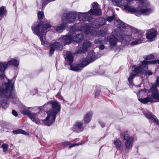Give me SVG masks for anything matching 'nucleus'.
Wrapping results in <instances>:
<instances>
[{
	"label": "nucleus",
	"mask_w": 159,
	"mask_h": 159,
	"mask_svg": "<svg viewBox=\"0 0 159 159\" xmlns=\"http://www.w3.org/2000/svg\"><path fill=\"white\" fill-rule=\"evenodd\" d=\"M154 56L152 54L148 55L144 57V59L146 60H150L153 58Z\"/></svg>",
	"instance_id": "58836bf2"
},
{
	"label": "nucleus",
	"mask_w": 159,
	"mask_h": 159,
	"mask_svg": "<svg viewBox=\"0 0 159 159\" xmlns=\"http://www.w3.org/2000/svg\"><path fill=\"white\" fill-rule=\"evenodd\" d=\"M51 25L49 24L43 25L41 23L33 25L31 27L33 33L40 37L42 44L45 45L47 42L45 38L47 32L50 29Z\"/></svg>",
	"instance_id": "39448f33"
},
{
	"label": "nucleus",
	"mask_w": 159,
	"mask_h": 159,
	"mask_svg": "<svg viewBox=\"0 0 159 159\" xmlns=\"http://www.w3.org/2000/svg\"><path fill=\"white\" fill-rule=\"evenodd\" d=\"M9 66L7 61H0V81L2 82L0 87V105L4 108H7L9 105L7 99L11 96V90L13 89L11 81L4 75L5 71Z\"/></svg>",
	"instance_id": "f03ea898"
},
{
	"label": "nucleus",
	"mask_w": 159,
	"mask_h": 159,
	"mask_svg": "<svg viewBox=\"0 0 159 159\" xmlns=\"http://www.w3.org/2000/svg\"><path fill=\"white\" fill-rule=\"evenodd\" d=\"M130 76L128 78V80L130 83H131L132 82V79L135 75L134 74L131 75L130 73Z\"/></svg>",
	"instance_id": "ea45409f"
},
{
	"label": "nucleus",
	"mask_w": 159,
	"mask_h": 159,
	"mask_svg": "<svg viewBox=\"0 0 159 159\" xmlns=\"http://www.w3.org/2000/svg\"><path fill=\"white\" fill-rule=\"evenodd\" d=\"M81 144L80 143H76L75 144H72L70 145V146L69 147V148H70L72 147H74L75 146H79Z\"/></svg>",
	"instance_id": "37998d69"
},
{
	"label": "nucleus",
	"mask_w": 159,
	"mask_h": 159,
	"mask_svg": "<svg viewBox=\"0 0 159 159\" xmlns=\"http://www.w3.org/2000/svg\"><path fill=\"white\" fill-rule=\"evenodd\" d=\"M146 38L149 42L152 41L157 34V32L155 29L152 28L147 31L146 33Z\"/></svg>",
	"instance_id": "ddd939ff"
},
{
	"label": "nucleus",
	"mask_w": 159,
	"mask_h": 159,
	"mask_svg": "<svg viewBox=\"0 0 159 159\" xmlns=\"http://www.w3.org/2000/svg\"><path fill=\"white\" fill-rule=\"evenodd\" d=\"M7 11L4 6H2L0 7V16L1 17L0 18V20L3 18L5 15L7 14Z\"/></svg>",
	"instance_id": "7c9ffc66"
},
{
	"label": "nucleus",
	"mask_w": 159,
	"mask_h": 159,
	"mask_svg": "<svg viewBox=\"0 0 159 159\" xmlns=\"http://www.w3.org/2000/svg\"><path fill=\"white\" fill-rule=\"evenodd\" d=\"M91 45L92 43L90 41L88 40H85L83 43L81 47L80 46L77 47L75 54H78L82 52L84 53Z\"/></svg>",
	"instance_id": "1a4fd4ad"
},
{
	"label": "nucleus",
	"mask_w": 159,
	"mask_h": 159,
	"mask_svg": "<svg viewBox=\"0 0 159 159\" xmlns=\"http://www.w3.org/2000/svg\"><path fill=\"white\" fill-rule=\"evenodd\" d=\"M44 114H43V116H44Z\"/></svg>",
	"instance_id": "864d4df0"
},
{
	"label": "nucleus",
	"mask_w": 159,
	"mask_h": 159,
	"mask_svg": "<svg viewBox=\"0 0 159 159\" xmlns=\"http://www.w3.org/2000/svg\"><path fill=\"white\" fill-rule=\"evenodd\" d=\"M114 4L118 6H123L124 8V5L126 4V0H112Z\"/></svg>",
	"instance_id": "393cba45"
},
{
	"label": "nucleus",
	"mask_w": 159,
	"mask_h": 159,
	"mask_svg": "<svg viewBox=\"0 0 159 159\" xmlns=\"http://www.w3.org/2000/svg\"><path fill=\"white\" fill-rule=\"evenodd\" d=\"M78 12L75 11H70L67 12L66 15V20L68 23H72L76 20Z\"/></svg>",
	"instance_id": "dca6fc26"
},
{
	"label": "nucleus",
	"mask_w": 159,
	"mask_h": 159,
	"mask_svg": "<svg viewBox=\"0 0 159 159\" xmlns=\"http://www.w3.org/2000/svg\"><path fill=\"white\" fill-rule=\"evenodd\" d=\"M118 39L113 35L109 36L107 40H104L101 39H98L94 41V43L96 47H98L100 49L103 50L104 48V45L107 44L108 41L109 42L111 48H114L116 45L118 41Z\"/></svg>",
	"instance_id": "423d86ee"
},
{
	"label": "nucleus",
	"mask_w": 159,
	"mask_h": 159,
	"mask_svg": "<svg viewBox=\"0 0 159 159\" xmlns=\"http://www.w3.org/2000/svg\"><path fill=\"white\" fill-rule=\"evenodd\" d=\"M83 123L80 121H77L73 125L72 127L73 131L76 133H79L82 132L84 128Z\"/></svg>",
	"instance_id": "2eb2a0df"
},
{
	"label": "nucleus",
	"mask_w": 159,
	"mask_h": 159,
	"mask_svg": "<svg viewBox=\"0 0 159 159\" xmlns=\"http://www.w3.org/2000/svg\"><path fill=\"white\" fill-rule=\"evenodd\" d=\"M90 26L91 27H93V26L92 25H91V24H90Z\"/></svg>",
	"instance_id": "3c124183"
},
{
	"label": "nucleus",
	"mask_w": 159,
	"mask_h": 159,
	"mask_svg": "<svg viewBox=\"0 0 159 159\" xmlns=\"http://www.w3.org/2000/svg\"><path fill=\"white\" fill-rule=\"evenodd\" d=\"M38 18L39 20L43 19L44 16V13L43 11H39L38 12Z\"/></svg>",
	"instance_id": "4c0bfd02"
},
{
	"label": "nucleus",
	"mask_w": 159,
	"mask_h": 159,
	"mask_svg": "<svg viewBox=\"0 0 159 159\" xmlns=\"http://www.w3.org/2000/svg\"><path fill=\"white\" fill-rule=\"evenodd\" d=\"M144 115L147 118L150 119L152 122L159 125V121L156 117L151 113L148 112L144 113Z\"/></svg>",
	"instance_id": "6ab92c4d"
},
{
	"label": "nucleus",
	"mask_w": 159,
	"mask_h": 159,
	"mask_svg": "<svg viewBox=\"0 0 159 159\" xmlns=\"http://www.w3.org/2000/svg\"><path fill=\"white\" fill-rule=\"evenodd\" d=\"M65 60L66 61L69 62L70 66L69 69L75 71H80L82 68L80 64H73L71 63L73 61V56L72 54L70 52H66L65 55L64 56Z\"/></svg>",
	"instance_id": "6e6552de"
},
{
	"label": "nucleus",
	"mask_w": 159,
	"mask_h": 159,
	"mask_svg": "<svg viewBox=\"0 0 159 159\" xmlns=\"http://www.w3.org/2000/svg\"><path fill=\"white\" fill-rule=\"evenodd\" d=\"M52 109L47 112V116L43 120L45 125L49 126L55 122L57 113L61 110L60 104L56 100L51 101Z\"/></svg>",
	"instance_id": "20e7f679"
},
{
	"label": "nucleus",
	"mask_w": 159,
	"mask_h": 159,
	"mask_svg": "<svg viewBox=\"0 0 159 159\" xmlns=\"http://www.w3.org/2000/svg\"><path fill=\"white\" fill-rule=\"evenodd\" d=\"M86 58L91 62L96 59L95 53L93 51H90L88 52Z\"/></svg>",
	"instance_id": "b1692460"
},
{
	"label": "nucleus",
	"mask_w": 159,
	"mask_h": 159,
	"mask_svg": "<svg viewBox=\"0 0 159 159\" xmlns=\"http://www.w3.org/2000/svg\"><path fill=\"white\" fill-rule=\"evenodd\" d=\"M140 7H141L140 6ZM153 11L152 8H148L143 9L141 7L135 9L134 11H132V12L134 13V14L137 16H140L142 14L143 15H148L152 13Z\"/></svg>",
	"instance_id": "9d476101"
},
{
	"label": "nucleus",
	"mask_w": 159,
	"mask_h": 159,
	"mask_svg": "<svg viewBox=\"0 0 159 159\" xmlns=\"http://www.w3.org/2000/svg\"><path fill=\"white\" fill-rule=\"evenodd\" d=\"M99 92L98 91H97L95 92V97H96L99 95Z\"/></svg>",
	"instance_id": "49530a36"
},
{
	"label": "nucleus",
	"mask_w": 159,
	"mask_h": 159,
	"mask_svg": "<svg viewBox=\"0 0 159 159\" xmlns=\"http://www.w3.org/2000/svg\"><path fill=\"white\" fill-rule=\"evenodd\" d=\"M73 30V31H72V32L74 34H73V36L72 38L73 41L76 42H81L84 38V35L82 34H76L75 31H76L77 30H77L75 29V28H74ZM80 31L84 32V31L81 30H80Z\"/></svg>",
	"instance_id": "a211bd4d"
},
{
	"label": "nucleus",
	"mask_w": 159,
	"mask_h": 159,
	"mask_svg": "<svg viewBox=\"0 0 159 159\" xmlns=\"http://www.w3.org/2000/svg\"><path fill=\"white\" fill-rule=\"evenodd\" d=\"M13 133L14 134H24L25 135H26V134L27 133L25 131L21 129H19L18 130H14L13 131Z\"/></svg>",
	"instance_id": "f704fd0d"
},
{
	"label": "nucleus",
	"mask_w": 159,
	"mask_h": 159,
	"mask_svg": "<svg viewBox=\"0 0 159 159\" xmlns=\"http://www.w3.org/2000/svg\"><path fill=\"white\" fill-rule=\"evenodd\" d=\"M157 63L159 64V59L155 60L152 61H148L146 60H144L142 63L143 65H146L148 64H154Z\"/></svg>",
	"instance_id": "473e14b6"
},
{
	"label": "nucleus",
	"mask_w": 159,
	"mask_h": 159,
	"mask_svg": "<svg viewBox=\"0 0 159 159\" xmlns=\"http://www.w3.org/2000/svg\"><path fill=\"white\" fill-rule=\"evenodd\" d=\"M99 124H100L101 126L103 128L105 126V124L104 123V122L102 120H99Z\"/></svg>",
	"instance_id": "79ce46f5"
},
{
	"label": "nucleus",
	"mask_w": 159,
	"mask_h": 159,
	"mask_svg": "<svg viewBox=\"0 0 159 159\" xmlns=\"http://www.w3.org/2000/svg\"><path fill=\"white\" fill-rule=\"evenodd\" d=\"M93 15L89 12V11L86 12H78V19L82 20L77 24H75L73 26L77 30L83 31L85 34H89L91 32L89 30V20Z\"/></svg>",
	"instance_id": "7ed1b4c3"
},
{
	"label": "nucleus",
	"mask_w": 159,
	"mask_h": 159,
	"mask_svg": "<svg viewBox=\"0 0 159 159\" xmlns=\"http://www.w3.org/2000/svg\"><path fill=\"white\" fill-rule=\"evenodd\" d=\"M31 108V107H28V108H27V107H24L21 109L20 111L23 114L25 115H28V116L30 113H31L29 111V109Z\"/></svg>",
	"instance_id": "cd10ccee"
},
{
	"label": "nucleus",
	"mask_w": 159,
	"mask_h": 159,
	"mask_svg": "<svg viewBox=\"0 0 159 159\" xmlns=\"http://www.w3.org/2000/svg\"><path fill=\"white\" fill-rule=\"evenodd\" d=\"M1 148H3V152H5L7 151L8 148V145L6 143L3 144L2 145V146L0 147Z\"/></svg>",
	"instance_id": "e433bc0d"
},
{
	"label": "nucleus",
	"mask_w": 159,
	"mask_h": 159,
	"mask_svg": "<svg viewBox=\"0 0 159 159\" xmlns=\"http://www.w3.org/2000/svg\"><path fill=\"white\" fill-rule=\"evenodd\" d=\"M114 143L117 149L121 150L123 149L122 142L119 140L116 139L114 141Z\"/></svg>",
	"instance_id": "c756f323"
},
{
	"label": "nucleus",
	"mask_w": 159,
	"mask_h": 159,
	"mask_svg": "<svg viewBox=\"0 0 159 159\" xmlns=\"http://www.w3.org/2000/svg\"><path fill=\"white\" fill-rule=\"evenodd\" d=\"M42 112L40 110L39 112L36 113L31 112L29 115V117L32 121L38 125H40L41 124L39 118L42 116L40 115V114Z\"/></svg>",
	"instance_id": "4468645a"
},
{
	"label": "nucleus",
	"mask_w": 159,
	"mask_h": 159,
	"mask_svg": "<svg viewBox=\"0 0 159 159\" xmlns=\"http://www.w3.org/2000/svg\"><path fill=\"white\" fill-rule=\"evenodd\" d=\"M96 22H98V25L96 27H99L105 25L106 23V20L103 18H99L96 20Z\"/></svg>",
	"instance_id": "c85d7f7f"
},
{
	"label": "nucleus",
	"mask_w": 159,
	"mask_h": 159,
	"mask_svg": "<svg viewBox=\"0 0 159 159\" xmlns=\"http://www.w3.org/2000/svg\"><path fill=\"white\" fill-rule=\"evenodd\" d=\"M67 25L66 23H64L60 25L57 26L56 28L57 31L59 33H61L64 30Z\"/></svg>",
	"instance_id": "a878e982"
},
{
	"label": "nucleus",
	"mask_w": 159,
	"mask_h": 159,
	"mask_svg": "<svg viewBox=\"0 0 159 159\" xmlns=\"http://www.w3.org/2000/svg\"><path fill=\"white\" fill-rule=\"evenodd\" d=\"M152 93L151 96H149L144 98H139V101L143 104H147L148 102H159V90L157 89V86L153 85L151 89Z\"/></svg>",
	"instance_id": "0eeeda50"
},
{
	"label": "nucleus",
	"mask_w": 159,
	"mask_h": 159,
	"mask_svg": "<svg viewBox=\"0 0 159 159\" xmlns=\"http://www.w3.org/2000/svg\"><path fill=\"white\" fill-rule=\"evenodd\" d=\"M134 139L133 137H130L127 140H125V147L128 150L130 149L133 146Z\"/></svg>",
	"instance_id": "4be33fe9"
},
{
	"label": "nucleus",
	"mask_w": 159,
	"mask_h": 159,
	"mask_svg": "<svg viewBox=\"0 0 159 159\" xmlns=\"http://www.w3.org/2000/svg\"><path fill=\"white\" fill-rule=\"evenodd\" d=\"M156 85L158 87H159V77L157 78V80L156 83Z\"/></svg>",
	"instance_id": "de8ad7c7"
},
{
	"label": "nucleus",
	"mask_w": 159,
	"mask_h": 159,
	"mask_svg": "<svg viewBox=\"0 0 159 159\" xmlns=\"http://www.w3.org/2000/svg\"><path fill=\"white\" fill-rule=\"evenodd\" d=\"M12 113L13 115L15 116H18V114L17 112L14 110H13L12 111Z\"/></svg>",
	"instance_id": "c03bdc74"
},
{
	"label": "nucleus",
	"mask_w": 159,
	"mask_h": 159,
	"mask_svg": "<svg viewBox=\"0 0 159 159\" xmlns=\"http://www.w3.org/2000/svg\"><path fill=\"white\" fill-rule=\"evenodd\" d=\"M91 62V61H90L89 60H88L86 58H85L83 59L81 62L80 64L81 66H82V68L83 69V68L86 66Z\"/></svg>",
	"instance_id": "2f4dec72"
},
{
	"label": "nucleus",
	"mask_w": 159,
	"mask_h": 159,
	"mask_svg": "<svg viewBox=\"0 0 159 159\" xmlns=\"http://www.w3.org/2000/svg\"><path fill=\"white\" fill-rule=\"evenodd\" d=\"M19 59L17 57H15L14 58H11L7 62L9 66H13L15 67H17L19 64Z\"/></svg>",
	"instance_id": "aec40b11"
},
{
	"label": "nucleus",
	"mask_w": 159,
	"mask_h": 159,
	"mask_svg": "<svg viewBox=\"0 0 159 159\" xmlns=\"http://www.w3.org/2000/svg\"><path fill=\"white\" fill-rule=\"evenodd\" d=\"M135 67V66H132V67H133V68H134V67Z\"/></svg>",
	"instance_id": "603ef678"
},
{
	"label": "nucleus",
	"mask_w": 159,
	"mask_h": 159,
	"mask_svg": "<svg viewBox=\"0 0 159 159\" xmlns=\"http://www.w3.org/2000/svg\"><path fill=\"white\" fill-rule=\"evenodd\" d=\"M49 54L51 56L53 54L55 50L61 51L63 48V45L61 43L55 41L52 43L50 46Z\"/></svg>",
	"instance_id": "f8f14e48"
},
{
	"label": "nucleus",
	"mask_w": 159,
	"mask_h": 159,
	"mask_svg": "<svg viewBox=\"0 0 159 159\" xmlns=\"http://www.w3.org/2000/svg\"><path fill=\"white\" fill-rule=\"evenodd\" d=\"M117 30L114 32V34L119 37L123 42L127 44L132 40L134 41L130 43L132 46L141 43L143 41L142 32L137 29L125 25L120 20L117 21Z\"/></svg>",
	"instance_id": "f257e3e1"
},
{
	"label": "nucleus",
	"mask_w": 159,
	"mask_h": 159,
	"mask_svg": "<svg viewBox=\"0 0 159 159\" xmlns=\"http://www.w3.org/2000/svg\"><path fill=\"white\" fill-rule=\"evenodd\" d=\"M74 28L73 26L71 27L70 30L69 35L61 36L60 37V39L61 42H63L65 44H69L71 43V41H73L72 38L73 36V34H74L72 31H73V29Z\"/></svg>",
	"instance_id": "9b49d317"
},
{
	"label": "nucleus",
	"mask_w": 159,
	"mask_h": 159,
	"mask_svg": "<svg viewBox=\"0 0 159 159\" xmlns=\"http://www.w3.org/2000/svg\"><path fill=\"white\" fill-rule=\"evenodd\" d=\"M115 17V16L114 15L108 17L107 18V20L109 22H111L113 20Z\"/></svg>",
	"instance_id": "a19ab883"
},
{
	"label": "nucleus",
	"mask_w": 159,
	"mask_h": 159,
	"mask_svg": "<svg viewBox=\"0 0 159 159\" xmlns=\"http://www.w3.org/2000/svg\"><path fill=\"white\" fill-rule=\"evenodd\" d=\"M93 114V113L91 111L88 112L86 114L83 118V120L85 123H88L91 121Z\"/></svg>",
	"instance_id": "5701e85b"
},
{
	"label": "nucleus",
	"mask_w": 159,
	"mask_h": 159,
	"mask_svg": "<svg viewBox=\"0 0 159 159\" xmlns=\"http://www.w3.org/2000/svg\"><path fill=\"white\" fill-rule=\"evenodd\" d=\"M147 74L149 75H151L152 74V72L150 71H148L147 72Z\"/></svg>",
	"instance_id": "09e8293b"
},
{
	"label": "nucleus",
	"mask_w": 159,
	"mask_h": 159,
	"mask_svg": "<svg viewBox=\"0 0 159 159\" xmlns=\"http://www.w3.org/2000/svg\"><path fill=\"white\" fill-rule=\"evenodd\" d=\"M63 143L65 145L67 146L69 145L70 144V143L69 142L65 141Z\"/></svg>",
	"instance_id": "a18cd8bd"
},
{
	"label": "nucleus",
	"mask_w": 159,
	"mask_h": 159,
	"mask_svg": "<svg viewBox=\"0 0 159 159\" xmlns=\"http://www.w3.org/2000/svg\"><path fill=\"white\" fill-rule=\"evenodd\" d=\"M142 68L141 66L135 68L134 69V72L136 73H141L142 72Z\"/></svg>",
	"instance_id": "c9c22d12"
},
{
	"label": "nucleus",
	"mask_w": 159,
	"mask_h": 159,
	"mask_svg": "<svg viewBox=\"0 0 159 159\" xmlns=\"http://www.w3.org/2000/svg\"><path fill=\"white\" fill-rule=\"evenodd\" d=\"M52 107V104L51 103V101L44 104L43 106L39 107V109L41 110L43 109L44 111H46L47 109H49Z\"/></svg>",
	"instance_id": "bb28decb"
},
{
	"label": "nucleus",
	"mask_w": 159,
	"mask_h": 159,
	"mask_svg": "<svg viewBox=\"0 0 159 159\" xmlns=\"http://www.w3.org/2000/svg\"><path fill=\"white\" fill-rule=\"evenodd\" d=\"M122 136L124 140H127L130 137H132V136H129V133L127 131H126L123 132L122 133Z\"/></svg>",
	"instance_id": "72a5a7b5"
},
{
	"label": "nucleus",
	"mask_w": 159,
	"mask_h": 159,
	"mask_svg": "<svg viewBox=\"0 0 159 159\" xmlns=\"http://www.w3.org/2000/svg\"><path fill=\"white\" fill-rule=\"evenodd\" d=\"M93 9H91L89 12L93 15L100 16L101 14V10L99 8V6L98 3L95 2L92 4Z\"/></svg>",
	"instance_id": "f3484780"
},
{
	"label": "nucleus",
	"mask_w": 159,
	"mask_h": 159,
	"mask_svg": "<svg viewBox=\"0 0 159 159\" xmlns=\"http://www.w3.org/2000/svg\"><path fill=\"white\" fill-rule=\"evenodd\" d=\"M89 30L91 33L89 34H87L95 36L97 34L98 37H104L107 34V32L104 31L103 30H101L98 33H97L95 30L91 29L90 27L89 28Z\"/></svg>",
	"instance_id": "412c9836"
},
{
	"label": "nucleus",
	"mask_w": 159,
	"mask_h": 159,
	"mask_svg": "<svg viewBox=\"0 0 159 159\" xmlns=\"http://www.w3.org/2000/svg\"><path fill=\"white\" fill-rule=\"evenodd\" d=\"M61 93L60 92H59L57 93L58 95H59L61 98H62V97L61 96Z\"/></svg>",
	"instance_id": "8fccbe9b"
}]
</instances>
